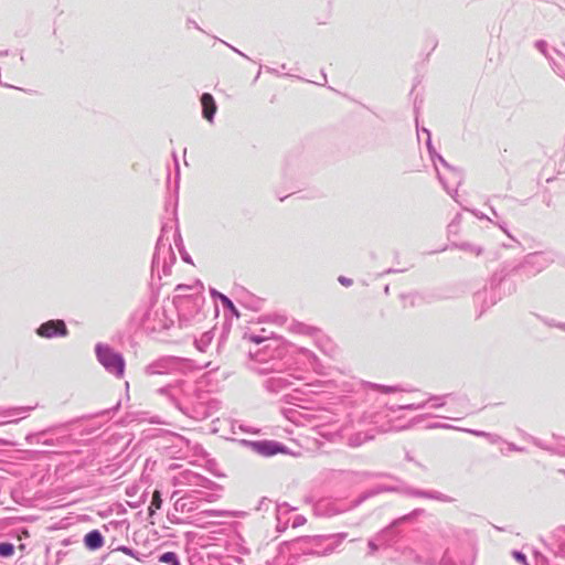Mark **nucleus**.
<instances>
[{
    "label": "nucleus",
    "mask_w": 565,
    "mask_h": 565,
    "mask_svg": "<svg viewBox=\"0 0 565 565\" xmlns=\"http://www.w3.org/2000/svg\"><path fill=\"white\" fill-rule=\"evenodd\" d=\"M67 333V328L63 320H50L38 329V334L43 338L65 337Z\"/></svg>",
    "instance_id": "2"
},
{
    "label": "nucleus",
    "mask_w": 565,
    "mask_h": 565,
    "mask_svg": "<svg viewBox=\"0 0 565 565\" xmlns=\"http://www.w3.org/2000/svg\"><path fill=\"white\" fill-rule=\"evenodd\" d=\"M14 553V546L8 542L0 543V556L10 557Z\"/></svg>",
    "instance_id": "8"
},
{
    "label": "nucleus",
    "mask_w": 565,
    "mask_h": 565,
    "mask_svg": "<svg viewBox=\"0 0 565 565\" xmlns=\"http://www.w3.org/2000/svg\"><path fill=\"white\" fill-rule=\"evenodd\" d=\"M125 565H127V564H125Z\"/></svg>",
    "instance_id": "12"
},
{
    "label": "nucleus",
    "mask_w": 565,
    "mask_h": 565,
    "mask_svg": "<svg viewBox=\"0 0 565 565\" xmlns=\"http://www.w3.org/2000/svg\"><path fill=\"white\" fill-rule=\"evenodd\" d=\"M201 105H202L203 117L206 120L212 121L214 114L216 113V109H217L213 96L209 93H204L201 96Z\"/></svg>",
    "instance_id": "3"
},
{
    "label": "nucleus",
    "mask_w": 565,
    "mask_h": 565,
    "mask_svg": "<svg viewBox=\"0 0 565 565\" xmlns=\"http://www.w3.org/2000/svg\"><path fill=\"white\" fill-rule=\"evenodd\" d=\"M162 500H161V493L159 490H154L152 493V500L148 508L149 516H152L157 510L161 508Z\"/></svg>",
    "instance_id": "6"
},
{
    "label": "nucleus",
    "mask_w": 565,
    "mask_h": 565,
    "mask_svg": "<svg viewBox=\"0 0 565 565\" xmlns=\"http://www.w3.org/2000/svg\"><path fill=\"white\" fill-rule=\"evenodd\" d=\"M117 552H122L126 555H129V556L134 557L132 551L130 548L126 547V546L118 547Z\"/></svg>",
    "instance_id": "11"
},
{
    "label": "nucleus",
    "mask_w": 565,
    "mask_h": 565,
    "mask_svg": "<svg viewBox=\"0 0 565 565\" xmlns=\"http://www.w3.org/2000/svg\"><path fill=\"white\" fill-rule=\"evenodd\" d=\"M513 557L520 562V563H523V564H526V557L524 554H522L521 552H513Z\"/></svg>",
    "instance_id": "10"
},
{
    "label": "nucleus",
    "mask_w": 565,
    "mask_h": 565,
    "mask_svg": "<svg viewBox=\"0 0 565 565\" xmlns=\"http://www.w3.org/2000/svg\"><path fill=\"white\" fill-rule=\"evenodd\" d=\"M254 448L257 452L264 456H273L281 451V448L277 443L267 440L255 443Z\"/></svg>",
    "instance_id": "4"
},
{
    "label": "nucleus",
    "mask_w": 565,
    "mask_h": 565,
    "mask_svg": "<svg viewBox=\"0 0 565 565\" xmlns=\"http://www.w3.org/2000/svg\"><path fill=\"white\" fill-rule=\"evenodd\" d=\"M96 354L98 361L111 373L121 377L125 372V361L122 356L115 351H113L107 345H97Z\"/></svg>",
    "instance_id": "1"
},
{
    "label": "nucleus",
    "mask_w": 565,
    "mask_h": 565,
    "mask_svg": "<svg viewBox=\"0 0 565 565\" xmlns=\"http://www.w3.org/2000/svg\"><path fill=\"white\" fill-rule=\"evenodd\" d=\"M84 542H85V546L87 548L94 551V550H98L103 546L104 539L97 530H94L85 535Z\"/></svg>",
    "instance_id": "5"
},
{
    "label": "nucleus",
    "mask_w": 565,
    "mask_h": 565,
    "mask_svg": "<svg viewBox=\"0 0 565 565\" xmlns=\"http://www.w3.org/2000/svg\"><path fill=\"white\" fill-rule=\"evenodd\" d=\"M214 296H216L222 305L225 307V308H228L235 316H239L237 309L235 308L234 303L231 301L230 298H227L225 295L221 294V292H217V291H214L213 292Z\"/></svg>",
    "instance_id": "7"
},
{
    "label": "nucleus",
    "mask_w": 565,
    "mask_h": 565,
    "mask_svg": "<svg viewBox=\"0 0 565 565\" xmlns=\"http://www.w3.org/2000/svg\"><path fill=\"white\" fill-rule=\"evenodd\" d=\"M159 561L161 563H166V564L179 565V562L177 559V555L173 552L163 553L160 556Z\"/></svg>",
    "instance_id": "9"
}]
</instances>
